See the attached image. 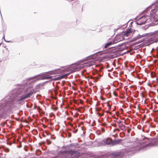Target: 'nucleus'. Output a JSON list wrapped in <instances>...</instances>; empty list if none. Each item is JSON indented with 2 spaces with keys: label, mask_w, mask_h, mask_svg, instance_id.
<instances>
[{
  "label": "nucleus",
  "mask_w": 158,
  "mask_h": 158,
  "mask_svg": "<svg viewBox=\"0 0 158 158\" xmlns=\"http://www.w3.org/2000/svg\"><path fill=\"white\" fill-rule=\"evenodd\" d=\"M84 67L83 64H75L73 65L70 68L69 70L71 73H73L80 70Z\"/></svg>",
  "instance_id": "1"
},
{
  "label": "nucleus",
  "mask_w": 158,
  "mask_h": 158,
  "mask_svg": "<svg viewBox=\"0 0 158 158\" xmlns=\"http://www.w3.org/2000/svg\"><path fill=\"white\" fill-rule=\"evenodd\" d=\"M68 74H65L64 75H63L60 76H59L57 77L54 78L53 77H52L51 76H44L42 78L43 80H45V79H48L50 81L53 80V81H56L60 80L64 78L65 77H67Z\"/></svg>",
  "instance_id": "2"
},
{
  "label": "nucleus",
  "mask_w": 158,
  "mask_h": 158,
  "mask_svg": "<svg viewBox=\"0 0 158 158\" xmlns=\"http://www.w3.org/2000/svg\"><path fill=\"white\" fill-rule=\"evenodd\" d=\"M36 93L34 89L31 90L30 91V93L26 95H23L21 96L19 100V101H23L25 99L29 98L31 96H32L33 93Z\"/></svg>",
  "instance_id": "3"
},
{
  "label": "nucleus",
  "mask_w": 158,
  "mask_h": 158,
  "mask_svg": "<svg viewBox=\"0 0 158 158\" xmlns=\"http://www.w3.org/2000/svg\"><path fill=\"white\" fill-rule=\"evenodd\" d=\"M158 31H155L153 32H150L149 33H147L146 34H143L142 35H139V36H140V38H141L142 37H145L147 36H151L153 35H155V37H158V33H157V32Z\"/></svg>",
  "instance_id": "4"
},
{
  "label": "nucleus",
  "mask_w": 158,
  "mask_h": 158,
  "mask_svg": "<svg viewBox=\"0 0 158 158\" xmlns=\"http://www.w3.org/2000/svg\"><path fill=\"white\" fill-rule=\"evenodd\" d=\"M95 62L93 60H88L86 62H85V63L83 64L84 66H86L87 67H90L92 65H94V64Z\"/></svg>",
  "instance_id": "5"
},
{
  "label": "nucleus",
  "mask_w": 158,
  "mask_h": 158,
  "mask_svg": "<svg viewBox=\"0 0 158 158\" xmlns=\"http://www.w3.org/2000/svg\"><path fill=\"white\" fill-rule=\"evenodd\" d=\"M70 153L72 156L71 158H77L79 156L80 154L77 151H71Z\"/></svg>",
  "instance_id": "6"
},
{
  "label": "nucleus",
  "mask_w": 158,
  "mask_h": 158,
  "mask_svg": "<svg viewBox=\"0 0 158 158\" xmlns=\"http://www.w3.org/2000/svg\"><path fill=\"white\" fill-rule=\"evenodd\" d=\"M158 144V138L153 139L152 142L147 144L146 146H155Z\"/></svg>",
  "instance_id": "7"
},
{
  "label": "nucleus",
  "mask_w": 158,
  "mask_h": 158,
  "mask_svg": "<svg viewBox=\"0 0 158 158\" xmlns=\"http://www.w3.org/2000/svg\"><path fill=\"white\" fill-rule=\"evenodd\" d=\"M132 32V30L131 28L129 29H127L125 32L124 35L128 37L130 35Z\"/></svg>",
  "instance_id": "8"
},
{
  "label": "nucleus",
  "mask_w": 158,
  "mask_h": 158,
  "mask_svg": "<svg viewBox=\"0 0 158 158\" xmlns=\"http://www.w3.org/2000/svg\"><path fill=\"white\" fill-rule=\"evenodd\" d=\"M122 123V121H120L118 122V126L119 127L122 131H126V126L123 125V124H121V123Z\"/></svg>",
  "instance_id": "9"
},
{
  "label": "nucleus",
  "mask_w": 158,
  "mask_h": 158,
  "mask_svg": "<svg viewBox=\"0 0 158 158\" xmlns=\"http://www.w3.org/2000/svg\"><path fill=\"white\" fill-rule=\"evenodd\" d=\"M147 20H135V23L138 25H141L144 24Z\"/></svg>",
  "instance_id": "10"
},
{
  "label": "nucleus",
  "mask_w": 158,
  "mask_h": 158,
  "mask_svg": "<svg viewBox=\"0 0 158 158\" xmlns=\"http://www.w3.org/2000/svg\"><path fill=\"white\" fill-rule=\"evenodd\" d=\"M148 40L149 41H152L153 43H156L158 41V37L155 38H150Z\"/></svg>",
  "instance_id": "11"
},
{
  "label": "nucleus",
  "mask_w": 158,
  "mask_h": 158,
  "mask_svg": "<svg viewBox=\"0 0 158 158\" xmlns=\"http://www.w3.org/2000/svg\"><path fill=\"white\" fill-rule=\"evenodd\" d=\"M106 143L107 144H110L113 143V140L110 138H107L106 140Z\"/></svg>",
  "instance_id": "12"
},
{
  "label": "nucleus",
  "mask_w": 158,
  "mask_h": 158,
  "mask_svg": "<svg viewBox=\"0 0 158 158\" xmlns=\"http://www.w3.org/2000/svg\"><path fill=\"white\" fill-rule=\"evenodd\" d=\"M121 139H119L118 140H114L113 141V145H116L119 143L121 141Z\"/></svg>",
  "instance_id": "13"
},
{
  "label": "nucleus",
  "mask_w": 158,
  "mask_h": 158,
  "mask_svg": "<svg viewBox=\"0 0 158 158\" xmlns=\"http://www.w3.org/2000/svg\"><path fill=\"white\" fill-rule=\"evenodd\" d=\"M149 19V16L147 15H144L140 17L139 18L138 20H139L140 19H145L146 20H148Z\"/></svg>",
  "instance_id": "14"
},
{
  "label": "nucleus",
  "mask_w": 158,
  "mask_h": 158,
  "mask_svg": "<svg viewBox=\"0 0 158 158\" xmlns=\"http://www.w3.org/2000/svg\"><path fill=\"white\" fill-rule=\"evenodd\" d=\"M113 44L112 42H110L106 43L104 46V48L106 49L110 45H111Z\"/></svg>",
  "instance_id": "15"
},
{
  "label": "nucleus",
  "mask_w": 158,
  "mask_h": 158,
  "mask_svg": "<svg viewBox=\"0 0 158 158\" xmlns=\"http://www.w3.org/2000/svg\"><path fill=\"white\" fill-rule=\"evenodd\" d=\"M58 70H56L52 72V74H56L58 73Z\"/></svg>",
  "instance_id": "16"
},
{
  "label": "nucleus",
  "mask_w": 158,
  "mask_h": 158,
  "mask_svg": "<svg viewBox=\"0 0 158 158\" xmlns=\"http://www.w3.org/2000/svg\"><path fill=\"white\" fill-rule=\"evenodd\" d=\"M37 108L38 110L39 111V112L40 113V112H41V110H42V109L40 108V107L39 106H38L37 107Z\"/></svg>",
  "instance_id": "17"
},
{
  "label": "nucleus",
  "mask_w": 158,
  "mask_h": 158,
  "mask_svg": "<svg viewBox=\"0 0 158 158\" xmlns=\"http://www.w3.org/2000/svg\"><path fill=\"white\" fill-rule=\"evenodd\" d=\"M47 144L49 145L52 143V142L49 140L47 139Z\"/></svg>",
  "instance_id": "18"
},
{
  "label": "nucleus",
  "mask_w": 158,
  "mask_h": 158,
  "mask_svg": "<svg viewBox=\"0 0 158 158\" xmlns=\"http://www.w3.org/2000/svg\"><path fill=\"white\" fill-rule=\"evenodd\" d=\"M131 130V129L130 128L128 129L127 130V132L128 134H129L130 133Z\"/></svg>",
  "instance_id": "19"
},
{
  "label": "nucleus",
  "mask_w": 158,
  "mask_h": 158,
  "mask_svg": "<svg viewBox=\"0 0 158 158\" xmlns=\"http://www.w3.org/2000/svg\"><path fill=\"white\" fill-rule=\"evenodd\" d=\"M154 74V75H152V77H155V74L154 73H153L152 72L151 74Z\"/></svg>",
  "instance_id": "20"
},
{
  "label": "nucleus",
  "mask_w": 158,
  "mask_h": 158,
  "mask_svg": "<svg viewBox=\"0 0 158 158\" xmlns=\"http://www.w3.org/2000/svg\"><path fill=\"white\" fill-rule=\"evenodd\" d=\"M145 139H148V140H149V138H145Z\"/></svg>",
  "instance_id": "21"
},
{
  "label": "nucleus",
  "mask_w": 158,
  "mask_h": 158,
  "mask_svg": "<svg viewBox=\"0 0 158 158\" xmlns=\"http://www.w3.org/2000/svg\"><path fill=\"white\" fill-rule=\"evenodd\" d=\"M2 139V138L1 137L0 139Z\"/></svg>",
  "instance_id": "22"
}]
</instances>
